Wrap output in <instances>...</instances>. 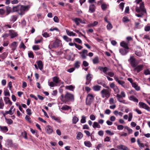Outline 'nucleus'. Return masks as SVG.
Here are the masks:
<instances>
[{"label":"nucleus","instance_id":"63","mask_svg":"<svg viewBox=\"0 0 150 150\" xmlns=\"http://www.w3.org/2000/svg\"><path fill=\"white\" fill-rule=\"evenodd\" d=\"M106 133L110 135H112L114 134V133L111 132V131L109 130H107L105 131Z\"/></svg>","mask_w":150,"mask_h":150},{"label":"nucleus","instance_id":"60","mask_svg":"<svg viewBox=\"0 0 150 150\" xmlns=\"http://www.w3.org/2000/svg\"><path fill=\"white\" fill-rule=\"evenodd\" d=\"M110 87L111 88H114V87H116V88L117 86H116L114 83H111L110 84Z\"/></svg>","mask_w":150,"mask_h":150},{"label":"nucleus","instance_id":"19","mask_svg":"<svg viewBox=\"0 0 150 150\" xmlns=\"http://www.w3.org/2000/svg\"><path fill=\"white\" fill-rule=\"evenodd\" d=\"M98 69L100 71H102L105 74H106L107 71L108 70V68L106 67H103L99 66L98 67Z\"/></svg>","mask_w":150,"mask_h":150},{"label":"nucleus","instance_id":"4","mask_svg":"<svg viewBox=\"0 0 150 150\" xmlns=\"http://www.w3.org/2000/svg\"><path fill=\"white\" fill-rule=\"evenodd\" d=\"M94 96L92 94H88L86 97V104L87 105L90 106L94 101Z\"/></svg>","mask_w":150,"mask_h":150},{"label":"nucleus","instance_id":"62","mask_svg":"<svg viewBox=\"0 0 150 150\" xmlns=\"http://www.w3.org/2000/svg\"><path fill=\"white\" fill-rule=\"evenodd\" d=\"M143 39L146 40H149L150 38L149 35H144V37L143 38Z\"/></svg>","mask_w":150,"mask_h":150},{"label":"nucleus","instance_id":"49","mask_svg":"<svg viewBox=\"0 0 150 150\" xmlns=\"http://www.w3.org/2000/svg\"><path fill=\"white\" fill-rule=\"evenodd\" d=\"M66 88L67 89L71 91H73L74 88V87L72 85H70L66 86Z\"/></svg>","mask_w":150,"mask_h":150},{"label":"nucleus","instance_id":"5","mask_svg":"<svg viewBox=\"0 0 150 150\" xmlns=\"http://www.w3.org/2000/svg\"><path fill=\"white\" fill-rule=\"evenodd\" d=\"M110 91L109 90L103 89L101 91L100 93L103 98L106 97L108 98L110 96Z\"/></svg>","mask_w":150,"mask_h":150},{"label":"nucleus","instance_id":"12","mask_svg":"<svg viewBox=\"0 0 150 150\" xmlns=\"http://www.w3.org/2000/svg\"><path fill=\"white\" fill-rule=\"evenodd\" d=\"M72 20L77 25H78L80 23L83 24L86 23L84 20H82L79 18H75L72 19Z\"/></svg>","mask_w":150,"mask_h":150},{"label":"nucleus","instance_id":"13","mask_svg":"<svg viewBox=\"0 0 150 150\" xmlns=\"http://www.w3.org/2000/svg\"><path fill=\"white\" fill-rule=\"evenodd\" d=\"M129 47H123L120 50V52L123 55L126 54L129 51Z\"/></svg>","mask_w":150,"mask_h":150},{"label":"nucleus","instance_id":"54","mask_svg":"<svg viewBox=\"0 0 150 150\" xmlns=\"http://www.w3.org/2000/svg\"><path fill=\"white\" fill-rule=\"evenodd\" d=\"M28 56L30 58H33L34 57V56L33 55V52H30L28 53Z\"/></svg>","mask_w":150,"mask_h":150},{"label":"nucleus","instance_id":"11","mask_svg":"<svg viewBox=\"0 0 150 150\" xmlns=\"http://www.w3.org/2000/svg\"><path fill=\"white\" fill-rule=\"evenodd\" d=\"M139 105L140 107L144 108L149 111H150V108L146 104L142 102H139Z\"/></svg>","mask_w":150,"mask_h":150},{"label":"nucleus","instance_id":"36","mask_svg":"<svg viewBox=\"0 0 150 150\" xmlns=\"http://www.w3.org/2000/svg\"><path fill=\"white\" fill-rule=\"evenodd\" d=\"M79 121L78 118L76 116H74L72 119V123L75 124Z\"/></svg>","mask_w":150,"mask_h":150},{"label":"nucleus","instance_id":"56","mask_svg":"<svg viewBox=\"0 0 150 150\" xmlns=\"http://www.w3.org/2000/svg\"><path fill=\"white\" fill-rule=\"evenodd\" d=\"M52 119L55 120L56 121L59 122V119L57 117L54 116H52L51 117Z\"/></svg>","mask_w":150,"mask_h":150},{"label":"nucleus","instance_id":"20","mask_svg":"<svg viewBox=\"0 0 150 150\" xmlns=\"http://www.w3.org/2000/svg\"><path fill=\"white\" fill-rule=\"evenodd\" d=\"M4 100L6 104H8L10 105H12V103L11 101L8 97H4Z\"/></svg>","mask_w":150,"mask_h":150},{"label":"nucleus","instance_id":"37","mask_svg":"<svg viewBox=\"0 0 150 150\" xmlns=\"http://www.w3.org/2000/svg\"><path fill=\"white\" fill-rule=\"evenodd\" d=\"M38 38H40L38 39V38H37L35 40V43L38 44L42 42V37H38Z\"/></svg>","mask_w":150,"mask_h":150},{"label":"nucleus","instance_id":"64","mask_svg":"<svg viewBox=\"0 0 150 150\" xmlns=\"http://www.w3.org/2000/svg\"><path fill=\"white\" fill-rule=\"evenodd\" d=\"M5 12V11L3 9H0V14L3 15Z\"/></svg>","mask_w":150,"mask_h":150},{"label":"nucleus","instance_id":"58","mask_svg":"<svg viewBox=\"0 0 150 150\" xmlns=\"http://www.w3.org/2000/svg\"><path fill=\"white\" fill-rule=\"evenodd\" d=\"M144 73L146 75H150V72L149 70L148 69L144 71Z\"/></svg>","mask_w":150,"mask_h":150},{"label":"nucleus","instance_id":"25","mask_svg":"<svg viewBox=\"0 0 150 150\" xmlns=\"http://www.w3.org/2000/svg\"><path fill=\"white\" fill-rule=\"evenodd\" d=\"M142 50V49L139 48L138 50L136 51L135 52V54L138 56H142L141 53Z\"/></svg>","mask_w":150,"mask_h":150},{"label":"nucleus","instance_id":"33","mask_svg":"<svg viewBox=\"0 0 150 150\" xmlns=\"http://www.w3.org/2000/svg\"><path fill=\"white\" fill-rule=\"evenodd\" d=\"M120 45L122 47H128V43L124 41L120 42Z\"/></svg>","mask_w":150,"mask_h":150},{"label":"nucleus","instance_id":"40","mask_svg":"<svg viewBox=\"0 0 150 150\" xmlns=\"http://www.w3.org/2000/svg\"><path fill=\"white\" fill-rule=\"evenodd\" d=\"M19 5L14 7H13L12 8V12L17 11L18 12Z\"/></svg>","mask_w":150,"mask_h":150},{"label":"nucleus","instance_id":"48","mask_svg":"<svg viewBox=\"0 0 150 150\" xmlns=\"http://www.w3.org/2000/svg\"><path fill=\"white\" fill-rule=\"evenodd\" d=\"M0 128L1 129V130L3 131H7L8 130L7 127H2L1 126H0Z\"/></svg>","mask_w":150,"mask_h":150},{"label":"nucleus","instance_id":"46","mask_svg":"<svg viewBox=\"0 0 150 150\" xmlns=\"http://www.w3.org/2000/svg\"><path fill=\"white\" fill-rule=\"evenodd\" d=\"M108 24L107 25V28L108 30H110L112 28V25L110 23V22L108 23Z\"/></svg>","mask_w":150,"mask_h":150},{"label":"nucleus","instance_id":"1","mask_svg":"<svg viewBox=\"0 0 150 150\" xmlns=\"http://www.w3.org/2000/svg\"><path fill=\"white\" fill-rule=\"evenodd\" d=\"M135 2L137 4H139V7L137 6L135 8V11L137 13H140L139 14H135V15L138 17H142L143 16L147 15L146 9L144 8V2L142 0H135Z\"/></svg>","mask_w":150,"mask_h":150},{"label":"nucleus","instance_id":"27","mask_svg":"<svg viewBox=\"0 0 150 150\" xmlns=\"http://www.w3.org/2000/svg\"><path fill=\"white\" fill-rule=\"evenodd\" d=\"M14 106H12L10 109L8 111H6L5 113L6 114H9L11 115H12L13 113V112L12 111V109L13 108Z\"/></svg>","mask_w":150,"mask_h":150},{"label":"nucleus","instance_id":"41","mask_svg":"<svg viewBox=\"0 0 150 150\" xmlns=\"http://www.w3.org/2000/svg\"><path fill=\"white\" fill-rule=\"evenodd\" d=\"M137 142L138 143V144L139 145V146L142 148H144V144L142 143H141L140 142V141L139 139H138L137 140Z\"/></svg>","mask_w":150,"mask_h":150},{"label":"nucleus","instance_id":"53","mask_svg":"<svg viewBox=\"0 0 150 150\" xmlns=\"http://www.w3.org/2000/svg\"><path fill=\"white\" fill-rule=\"evenodd\" d=\"M18 45V43L16 42H13L11 45V46L13 47H16Z\"/></svg>","mask_w":150,"mask_h":150},{"label":"nucleus","instance_id":"29","mask_svg":"<svg viewBox=\"0 0 150 150\" xmlns=\"http://www.w3.org/2000/svg\"><path fill=\"white\" fill-rule=\"evenodd\" d=\"M53 81L56 83H59L61 80H59V78L57 76H55L53 78Z\"/></svg>","mask_w":150,"mask_h":150},{"label":"nucleus","instance_id":"14","mask_svg":"<svg viewBox=\"0 0 150 150\" xmlns=\"http://www.w3.org/2000/svg\"><path fill=\"white\" fill-rule=\"evenodd\" d=\"M91 74L90 73L88 74L86 76V81L85 84L86 85L89 84L91 81L92 77H91Z\"/></svg>","mask_w":150,"mask_h":150},{"label":"nucleus","instance_id":"31","mask_svg":"<svg viewBox=\"0 0 150 150\" xmlns=\"http://www.w3.org/2000/svg\"><path fill=\"white\" fill-rule=\"evenodd\" d=\"M93 63L94 64H96L98 63L99 62L98 57H95L93 60Z\"/></svg>","mask_w":150,"mask_h":150},{"label":"nucleus","instance_id":"45","mask_svg":"<svg viewBox=\"0 0 150 150\" xmlns=\"http://www.w3.org/2000/svg\"><path fill=\"white\" fill-rule=\"evenodd\" d=\"M82 118L81 120V122L83 123L86 122V117L84 115L82 116Z\"/></svg>","mask_w":150,"mask_h":150},{"label":"nucleus","instance_id":"16","mask_svg":"<svg viewBox=\"0 0 150 150\" xmlns=\"http://www.w3.org/2000/svg\"><path fill=\"white\" fill-rule=\"evenodd\" d=\"M97 83L98 84L103 86L104 87L108 89H109V87L107 86L104 81L100 80H98L97 81Z\"/></svg>","mask_w":150,"mask_h":150},{"label":"nucleus","instance_id":"52","mask_svg":"<svg viewBox=\"0 0 150 150\" xmlns=\"http://www.w3.org/2000/svg\"><path fill=\"white\" fill-rule=\"evenodd\" d=\"M26 111L27 114L29 115H30L32 114V112H31V110L30 109L28 108L26 110Z\"/></svg>","mask_w":150,"mask_h":150},{"label":"nucleus","instance_id":"23","mask_svg":"<svg viewBox=\"0 0 150 150\" xmlns=\"http://www.w3.org/2000/svg\"><path fill=\"white\" fill-rule=\"evenodd\" d=\"M101 88V86L98 85L94 86L93 87V90L95 91H99Z\"/></svg>","mask_w":150,"mask_h":150},{"label":"nucleus","instance_id":"57","mask_svg":"<svg viewBox=\"0 0 150 150\" xmlns=\"http://www.w3.org/2000/svg\"><path fill=\"white\" fill-rule=\"evenodd\" d=\"M80 63L79 62L77 61L76 62L74 66L76 68H78L80 67Z\"/></svg>","mask_w":150,"mask_h":150},{"label":"nucleus","instance_id":"59","mask_svg":"<svg viewBox=\"0 0 150 150\" xmlns=\"http://www.w3.org/2000/svg\"><path fill=\"white\" fill-rule=\"evenodd\" d=\"M4 95L5 96H10V93L8 90H7L6 91H4Z\"/></svg>","mask_w":150,"mask_h":150},{"label":"nucleus","instance_id":"15","mask_svg":"<svg viewBox=\"0 0 150 150\" xmlns=\"http://www.w3.org/2000/svg\"><path fill=\"white\" fill-rule=\"evenodd\" d=\"M45 129L46 133L49 134H51L53 132V128L50 126H47Z\"/></svg>","mask_w":150,"mask_h":150},{"label":"nucleus","instance_id":"34","mask_svg":"<svg viewBox=\"0 0 150 150\" xmlns=\"http://www.w3.org/2000/svg\"><path fill=\"white\" fill-rule=\"evenodd\" d=\"M93 127L94 128H96V127L99 128L100 127V126L98 124V122H94L93 123Z\"/></svg>","mask_w":150,"mask_h":150},{"label":"nucleus","instance_id":"42","mask_svg":"<svg viewBox=\"0 0 150 150\" xmlns=\"http://www.w3.org/2000/svg\"><path fill=\"white\" fill-rule=\"evenodd\" d=\"M63 39L67 42H69L71 40V39L69 38L66 35L63 36Z\"/></svg>","mask_w":150,"mask_h":150},{"label":"nucleus","instance_id":"8","mask_svg":"<svg viewBox=\"0 0 150 150\" xmlns=\"http://www.w3.org/2000/svg\"><path fill=\"white\" fill-rule=\"evenodd\" d=\"M128 61L130 63L131 66L132 67H136V65H137L136 64V60L134 56H131L129 59L128 60Z\"/></svg>","mask_w":150,"mask_h":150},{"label":"nucleus","instance_id":"38","mask_svg":"<svg viewBox=\"0 0 150 150\" xmlns=\"http://www.w3.org/2000/svg\"><path fill=\"white\" fill-rule=\"evenodd\" d=\"M27 134L26 132L24 131L23 132L21 133V136H22L24 138L26 139H28V138L27 137Z\"/></svg>","mask_w":150,"mask_h":150},{"label":"nucleus","instance_id":"61","mask_svg":"<svg viewBox=\"0 0 150 150\" xmlns=\"http://www.w3.org/2000/svg\"><path fill=\"white\" fill-rule=\"evenodd\" d=\"M124 147V145L121 144L117 146V147L118 149H122V150Z\"/></svg>","mask_w":150,"mask_h":150},{"label":"nucleus","instance_id":"55","mask_svg":"<svg viewBox=\"0 0 150 150\" xmlns=\"http://www.w3.org/2000/svg\"><path fill=\"white\" fill-rule=\"evenodd\" d=\"M123 21L124 22H128L129 21V19L127 17H124L122 19Z\"/></svg>","mask_w":150,"mask_h":150},{"label":"nucleus","instance_id":"50","mask_svg":"<svg viewBox=\"0 0 150 150\" xmlns=\"http://www.w3.org/2000/svg\"><path fill=\"white\" fill-rule=\"evenodd\" d=\"M54 21L56 23H59V20L58 17L57 16H55L53 18Z\"/></svg>","mask_w":150,"mask_h":150},{"label":"nucleus","instance_id":"18","mask_svg":"<svg viewBox=\"0 0 150 150\" xmlns=\"http://www.w3.org/2000/svg\"><path fill=\"white\" fill-rule=\"evenodd\" d=\"M66 31L67 35L69 36H75L76 35L75 33L72 31H70L67 29H66Z\"/></svg>","mask_w":150,"mask_h":150},{"label":"nucleus","instance_id":"21","mask_svg":"<svg viewBox=\"0 0 150 150\" xmlns=\"http://www.w3.org/2000/svg\"><path fill=\"white\" fill-rule=\"evenodd\" d=\"M54 45L53 47L61 46H62L61 41H56L54 42Z\"/></svg>","mask_w":150,"mask_h":150},{"label":"nucleus","instance_id":"22","mask_svg":"<svg viewBox=\"0 0 150 150\" xmlns=\"http://www.w3.org/2000/svg\"><path fill=\"white\" fill-rule=\"evenodd\" d=\"M37 63L38 64L39 68L40 70H41L43 69V67L42 62L41 60H39L37 62Z\"/></svg>","mask_w":150,"mask_h":150},{"label":"nucleus","instance_id":"6","mask_svg":"<svg viewBox=\"0 0 150 150\" xmlns=\"http://www.w3.org/2000/svg\"><path fill=\"white\" fill-rule=\"evenodd\" d=\"M125 93L123 91H121V94H117L116 96L117 99L118 101L121 103H125V100H121L120 98H125Z\"/></svg>","mask_w":150,"mask_h":150},{"label":"nucleus","instance_id":"2","mask_svg":"<svg viewBox=\"0 0 150 150\" xmlns=\"http://www.w3.org/2000/svg\"><path fill=\"white\" fill-rule=\"evenodd\" d=\"M61 100L65 103H66L67 101H74V95L68 92L66 93L64 96L62 94L61 95Z\"/></svg>","mask_w":150,"mask_h":150},{"label":"nucleus","instance_id":"10","mask_svg":"<svg viewBox=\"0 0 150 150\" xmlns=\"http://www.w3.org/2000/svg\"><path fill=\"white\" fill-rule=\"evenodd\" d=\"M9 34L11 38H13L18 35V34L14 30H9Z\"/></svg>","mask_w":150,"mask_h":150},{"label":"nucleus","instance_id":"47","mask_svg":"<svg viewBox=\"0 0 150 150\" xmlns=\"http://www.w3.org/2000/svg\"><path fill=\"white\" fill-rule=\"evenodd\" d=\"M125 3L122 2L119 5V8L122 11L124 6Z\"/></svg>","mask_w":150,"mask_h":150},{"label":"nucleus","instance_id":"35","mask_svg":"<svg viewBox=\"0 0 150 150\" xmlns=\"http://www.w3.org/2000/svg\"><path fill=\"white\" fill-rule=\"evenodd\" d=\"M83 137V134L80 132H79L76 136V138L77 139L79 140L81 139Z\"/></svg>","mask_w":150,"mask_h":150},{"label":"nucleus","instance_id":"3","mask_svg":"<svg viewBox=\"0 0 150 150\" xmlns=\"http://www.w3.org/2000/svg\"><path fill=\"white\" fill-rule=\"evenodd\" d=\"M30 7L29 5L26 6L19 5L18 13L19 15H23L25 11H28Z\"/></svg>","mask_w":150,"mask_h":150},{"label":"nucleus","instance_id":"26","mask_svg":"<svg viewBox=\"0 0 150 150\" xmlns=\"http://www.w3.org/2000/svg\"><path fill=\"white\" fill-rule=\"evenodd\" d=\"M132 86L136 90L139 91L140 90L139 86H138V85L136 84V82H134L133 83H132Z\"/></svg>","mask_w":150,"mask_h":150},{"label":"nucleus","instance_id":"30","mask_svg":"<svg viewBox=\"0 0 150 150\" xmlns=\"http://www.w3.org/2000/svg\"><path fill=\"white\" fill-rule=\"evenodd\" d=\"M6 8L7 15L9 14L10 13L12 12V9L11 7L8 6H6Z\"/></svg>","mask_w":150,"mask_h":150},{"label":"nucleus","instance_id":"51","mask_svg":"<svg viewBox=\"0 0 150 150\" xmlns=\"http://www.w3.org/2000/svg\"><path fill=\"white\" fill-rule=\"evenodd\" d=\"M144 30L146 31H149L150 30V26L146 25L145 27Z\"/></svg>","mask_w":150,"mask_h":150},{"label":"nucleus","instance_id":"39","mask_svg":"<svg viewBox=\"0 0 150 150\" xmlns=\"http://www.w3.org/2000/svg\"><path fill=\"white\" fill-rule=\"evenodd\" d=\"M71 107L67 105L63 106L61 108V109L63 110H68Z\"/></svg>","mask_w":150,"mask_h":150},{"label":"nucleus","instance_id":"28","mask_svg":"<svg viewBox=\"0 0 150 150\" xmlns=\"http://www.w3.org/2000/svg\"><path fill=\"white\" fill-rule=\"evenodd\" d=\"M17 16L16 15H14L11 16L10 18V21L13 22L15 21L17 19Z\"/></svg>","mask_w":150,"mask_h":150},{"label":"nucleus","instance_id":"7","mask_svg":"<svg viewBox=\"0 0 150 150\" xmlns=\"http://www.w3.org/2000/svg\"><path fill=\"white\" fill-rule=\"evenodd\" d=\"M114 79L115 81L121 85L122 87L124 88H127V86L125 84V82L124 81L122 80H120L119 79L118 77L116 76H114Z\"/></svg>","mask_w":150,"mask_h":150},{"label":"nucleus","instance_id":"32","mask_svg":"<svg viewBox=\"0 0 150 150\" xmlns=\"http://www.w3.org/2000/svg\"><path fill=\"white\" fill-rule=\"evenodd\" d=\"M84 144L85 146L88 147H91L92 145L91 142L89 141H85Z\"/></svg>","mask_w":150,"mask_h":150},{"label":"nucleus","instance_id":"24","mask_svg":"<svg viewBox=\"0 0 150 150\" xmlns=\"http://www.w3.org/2000/svg\"><path fill=\"white\" fill-rule=\"evenodd\" d=\"M129 100L133 101L135 102L138 103V99L134 96H130L129 97Z\"/></svg>","mask_w":150,"mask_h":150},{"label":"nucleus","instance_id":"17","mask_svg":"<svg viewBox=\"0 0 150 150\" xmlns=\"http://www.w3.org/2000/svg\"><path fill=\"white\" fill-rule=\"evenodd\" d=\"M95 6L94 4H91L89 6V11L91 13H93L95 11Z\"/></svg>","mask_w":150,"mask_h":150},{"label":"nucleus","instance_id":"43","mask_svg":"<svg viewBox=\"0 0 150 150\" xmlns=\"http://www.w3.org/2000/svg\"><path fill=\"white\" fill-rule=\"evenodd\" d=\"M5 119L7 121V123L9 125L12 124L13 122V121L10 119L7 118L5 117Z\"/></svg>","mask_w":150,"mask_h":150},{"label":"nucleus","instance_id":"9","mask_svg":"<svg viewBox=\"0 0 150 150\" xmlns=\"http://www.w3.org/2000/svg\"><path fill=\"white\" fill-rule=\"evenodd\" d=\"M137 65H136L135 67H133L134 68L133 71H136L137 73H138L142 70L144 65L143 64H141L137 66Z\"/></svg>","mask_w":150,"mask_h":150},{"label":"nucleus","instance_id":"44","mask_svg":"<svg viewBox=\"0 0 150 150\" xmlns=\"http://www.w3.org/2000/svg\"><path fill=\"white\" fill-rule=\"evenodd\" d=\"M4 105V104L2 99L1 98H0V109H3Z\"/></svg>","mask_w":150,"mask_h":150}]
</instances>
